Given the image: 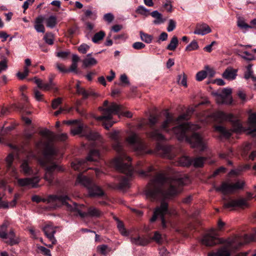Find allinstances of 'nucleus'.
I'll list each match as a JSON object with an SVG mask.
<instances>
[{
	"mask_svg": "<svg viewBox=\"0 0 256 256\" xmlns=\"http://www.w3.org/2000/svg\"><path fill=\"white\" fill-rule=\"evenodd\" d=\"M186 178H172L163 174H158L149 183L145 192L152 200L168 198L181 192Z\"/></svg>",
	"mask_w": 256,
	"mask_h": 256,
	"instance_id": "f257e3e1",
	"label": "nucleus"
},
{
	"mask_svg": "<svg viewBox=\"0 0 256 256\" xmlns=\"http://www.w3.org/2000/svg\"><path fill=\"white\" fill-rule=\"evenodd\" d=\"M193 126L188 122H185L172 128V130L178 140L184 139L188 142L193 148H197L200 152L206 148V140L198 133L190 132L193 130Z\"/></svg>",
	"mask_w": 256,
	"mask_h": 256,
	"instance_id": "f03ea898",
	"label": "nucleus"
},
{
	"mask_svg": "<svg viewBox=\"0 0 256 256\" xmlns=\"http://www.w3.org/2000/svg\"><path fill=\"white\" fill-rule=\"evenodd\" d=\"M42 145L44 146V156L38 160V162L40 165L44 168V179L50 185H52L55 172H64V169L62 166L53 162L52 156L56 154V151L54 148L48 142H42Z\"/></svg>",
	"mask_w": 256,
	"mask_h": 256,
	"instance_id": "7ed1b4c3",
	"label": "nucleus"
},
{
	"mask_svg": "<svg viewBox=\"0 0 256 256\" xmlns=\"http://www.w3.org/2000/svg\"><path fill=\"white\" fill-rule=\"evenodd\" d=\"M110 138L112 140V148L116 152L118 156L114 160V164L120 169L122 170L124 165V160L128 162L131 161V158L126 154L123 147L122 140L120 138L118 131H114L110 134Z\"/></svg>",
	"mask_w": 256,
	"mask_h": 256,
	"instance_id": "20e7f679",
	"label": "nucleus"
},
{
	"mask_svg": "<svg viewBox=\"0 0 256 256\" xmlns=\"http://www.w3.org/2000/svg\"><path fill=\"white\" fill-rule=\"evenodd\" d=\"M226 246H222L216 252H210L208 254V256H230V252L228 248L236 250L241 246H243V244L241 242V238L240 236H235L232 238H228L225 240Z\"/></svg>",
	"mask_w": 256,
	"mask_h": 256,
	"instance_id": "39448f33",
	"label": "nucleus"
},
{
	"mask_svg": "<svg viewBox=\"0 0 256 256\" xmlns=\"http://www.w3.org/2000/svg\"><path fill=\"white\" fill-rule=\"evenodd\" d=\"M80 183L86 188L90 196H100L104 194V192L96 186L93 180L86 176L80 174L78 176L76 184Z\"/></svg>",
	"mask_w": 256,
	"mask_h": 256,
	"instance_id": "423d86ee",
	"label": "nucleus"
},
{
	"mask_svg": "<svg viewBox=\"0 0 256 256\" xmlns=\"http://www.w3.org/2000/svg\"><path fill=\"white\" fill-rule=\"evenodd\" d=\"M92 145L94 148H92L90 150L88 156L85 159H82L72 162L71 166L74 170H80V168L85 163L88 162H96L100 159V153L99 149L96 146V142H93Z\"/></svg>",
	"mask_w": 256,
	"mask_h": 256,
	"instance_id": "0eeeda50",
	"label": "nucleus"
},
{
	"mask_svg": "<svg viewBox=\"0 0 256 256\" xmlns=\"http://www.w3.org/2000/svg\"><path fill=\"white\" fill-rule=\"evenodd\" d=\"M130 162H128L126 160H124V165L122 166V170L118 168L114 164L116 170L120 172L125 174L126 176H122L120 180V182L118 184L116 188L119 190H123L129 188V180L130 177L133 173V168L131 164H129Z\"/></svg>",
	"mask_w": 256,
	"mask_h": 256,
	"instance_id": "6e6552de",
	"label": "nucleus"
},
{
	"mask_svg": "<svg viewBox=\"0 0 256 256\" xmlns=\"http://www.w3.org/2000/svg\"><path fill=\"white\" fill-rule=\"evenodd\" d=\"M168 213V204L162 200L160 203V205L155 208L152 216L150 219V222H154L158 217H160L161 220L162 228V229H166L168 228V221L166 220L164 216Z\"/></svg>",
	"mask_w": 256,
	"mask_h": 256,
	"instance_id": "1a4fd4ad",
	"label": "nucleus"
},
{
	"mask_svg": "<svg viewBox=\"0 0 256 256\" xmlns=\"http://www.w3.org/2000/svg\"><path fill=\"white\" fill-rule=\"evenodd\" d=\"M244 184V182L240 180L234 184L222 182L221 186L216 187L215 190L216 192H221L224 194H232L238 190L242 189Z\"/></svg>",
	"mask_w": 256,
	"mask_h": 256,
	"instance_id": "9d476101",
	"label": "nucleus"
},
{
	"mask_svg": "<svg viewBox=\"0 0 256 256\" xmlns=\"http://www.w3.org/2000/svg\"><path fill=\"white\" fill-rule=\"evenodd\" d=\"M68 208L71 211L77 212L78 214L82 218L87 216L99 218L103 214L102 212L94 206H90L88 208L86 212H82L80 210L79 206L76 203H74L73 206L70 204Z\"/></svg>",
	"mask_w": 256,
	"mask_h": 256,
	"instance_id": "9b49d317",
	"label": "nucleus"
},
{
	"mask_svg": "<svg viewBox=\"0 0 256 256\" xmlns=\"http://www.w3.org/2000/svg\"><path fill=\"white\" fill-rule=\"evenodd\" d=\"M127 142L132 146L135 151L140 154L150 152L146 150V146L139 136L133 133L126 138Z\"/></svg>",
	"mask_w": 256,
	"mask_h": 256,
	"instance_id": "f8f14e48",
	"label": "nucleus"
},
{
	"mask_svg": "<svg viewBox=\"0 0 256 256\" xmlns=\"http://www.w3.org/2000/svg\"><path fill=\"white\" fill-rule=\"evenodd\" d=\"M232 126V132H240L242 130V125L239 120L236 118L233 115L231 120H228ZM216 130L220 132L226 138H229L232 135V130H227L224 127L221 126H218L216 127Z\"/></svg>",
	"mask_w": 256,
	"mask_h": 256,
	"instance_id": "ddd939ff",
	"label": "nucleus"
},
{
	"mask_svg": "<svg viewBox=\"0 0 256 256\" xmlns=\"http://www.w3.org/2000/svg\"><path fill=\"white\" fill-rule=\"evenodd\" d=\"M201 242L206 246H212L216 244H224L225 240L218 238L215 230L212 229L208 233L203 236Z\"/></svg>",
	"mask_w": 256,
	"mask_h": 256,
	"instance_id": "4468645a",
	"label": "nucleus"
},
{
	"mask_svg": "<svg viewBox=\"0 0 256 256\" xmlns=\"http://www.w3.org/2000/svg\"><path fill=\"white\" fill-rule=\"evenodd\" d=\"M70 198L66 194H57L49 195L47 198H42L41 202L47 203H52L55 204L56 206H60V205H66L68 208L70 204L68 202Z\"/></svg>",
	"mask_w": 256,
	"mask_h": 256,
	"instance_id": "2eb2a0df",
	"label": "nucleus"
},
{
	"mask_svg": "<svg viewBox=\"0 0 256 256\" xmlns=\"http://www.w3.org/2000/svg\"><path fill=\"white\" fill-rule=\"evenodd\" d=\"M100 110L102 112V115L97 117L98 120H110L112 118L113 114H118L121 110V106L115 103H112L108 108L100 107Z\"/></svg>",
	"mask_w": 256,
	"mask_h": 256,
	"instance_id": "dca6fc26",
	"label": "nucleus"
},
{
	"mask_svg": "<svg viewBox=\"0 0 256 256\" xmlns=\"http://www.w3.org/2000/svg\"><path fill=\"white\" fill-rule=\"evenodd\" d=\"M174 147L171 146L165 145L158 143L156 148V154L162 157L168 159H172L175 154L174 153Z\"/></svg>",
	"mask_w": 256,
	"mask_h": 256,
	"instance_id": "f3484780",
	"label": "nucleus"
},
{
	"mask_svg": "<svg viewBox=\"0 0 256 256\" xmlns=\"http://www.w3.org/2000/svg\"><path fill=\"white\" fill-rule=\"evenodd\" d=\"M0 238L5 240L4 242L10 246H14L20 242V238L16 236L12 229L10 230L8 233L0 232Z\"/></svg>",
	"mask_w": 256,
	"mask_h": 256,
	"instance_id": "a211bd4d",
	"label": "nucleus"
},
{
	"mask_svg": "<svg viewBox=\"0 0 256 256\" xmlns=\"http://www.w3.org/2000/svg\"><path fill=\"white\" fill-rule=\"evenodd\" d=\"M248 206V204L245 199L241 198L238 200H230L224 202V207L229 208L234 207L243 208Z\"/></svg>",
	"mask_w": 256,
	"mask_h": 256,
	"instance_id": "6ab92c4d",
	"label": "nucleus"
},
{
	"mask_svg": "<svg viewBox=\"0 0 256 256\" xmlns=\"http://www.w3.org/2000/svg\"><path fill=\"white\" fill-rule=\"evenodd\" d=\"M39 181L40 178L38 176H34L32 178H19L18 180V183L21 186L31 184L32 188H37Z\"/></svg>",
	"mask_w": 256,
	"mask_h": 256,
	"instance_id": "aec40b11",
	"label": "nucleus"
},
{
	"mask_svg": "<svg viewBox=\"0 0 256 256\" xmlns=\"http://www.w3.org/2000/svg\"><path fill=\"white\" fill-rule=\"evenodd\" d=\"M44 234L48 238L52 244H56V240L54 236V234L56 232V227L53 226L51 224H47L42 228Z\"/></svg>",
	"mask_w": 256,
	"mask_h": 256,
	"instance_id": "412c9836",
	"label": "nucleus"
},
{
	"mask_svg": "<svg viewBox=\"0 0 256 256\" xmlns=\"http://www.w3.org/2000/svg\"><path fill=\"white\" fill-rule=\"evenodd\" d=\"M20 172L26 176H32L34 174V171L32 167L30 166L28 158L22 160L20 166Z\"/></svg>",
	"mask_w": 256,
	"mask_h": 256,
	"instance_id": "4be33fe9",
	"label": "nucleus"
},
{
	"mask_svg": "<svg viewBox=\"0 0 256 256\" xmlns=\"http://www.w3.org/2000/svg\"><path fill=\"white\" fill-rule=\"evenodd\" d=\"M212 32L210 26L206 24H196V30L194 33L196 34L205 35Z\"/></svg>",
	"mask_w": 256,
	"mask_h": 256,
	"instance_id": "5701e85b",
	"label": "nucleus"
},
{
	"mask_svg": "<svg viewBox=\"0 0 256 256\" xmlns=\"http://www.w3.org/2000/svg\"><path fill=\"white\" fill-rule=\"evenodd\" d=\"M238 70L232 67H228L222 74V77L228 80H234L237 76Z\"/></svg>",
	"mask_w": 256,
	"mask_h": 256,
	"instance_id": "b1692460",
	"label": "nucleus"
},
{
	"mask_svg": "<svg viewBox=\"0 0 256 256\" xmlns=\"http://www.w3.org/2000/svg\"><path fill=\"white\" fill-rule=\"evenodd\" d=\"M130 240L132 244L139 246H145L150 242L148 238L140 236L131 237Z\"/></svg>",
	"mask_w": 256,
	"mask_h": 256,
	"instance_id": "393cba45",
	"label": "nucleus"
},
{
	"mask_svg": "<svg viewBox=\"0 0 256 256\" xmlns=\"http://www.w3.org/2000/svg\"><path fill=\"white\" fill-rule=\"evenodd\" d=\"M44 20V17L42 16H38L35 20L34 28L38 32L44 33L45 32L44 26L42 24Z\"/></svg>",
	"mask_w": 256,
	"mask_h": 256,
	"instance_id": "a878e982",
	"label": "nucleus"
},
{
	"mask_svg": "<svg viewBox=\"0 0 256 256\" xmlns=\"http://www.w3.org/2000/svg\"><path fill=\"white\" fill-rule=\"evenodd\" d=\"M248 122V134H252L256 132V113H253L249 116Z\"/></svg>",
	"mask_w": 256,
	"mask_h": 256,
	"instance_id": "bb28decb",
	"label": "nucleus"
},
{
	"mask_svg": "<svg viewBox=\"0 0 256 256\" xmlns=\"http://www.w3.org/2000/svg\"><path fill=\"white\" fill-rule=\"evenodd\" d=\"M214 118L218 120H231L233 114H226L222 112H217L213 114Z\"/></svg>",
	"mask_w": 256,
	"mask_h": 256,
	"instance_id": "cd10ccee",
	"label": "nucleus"
},
{
	"mask_svg": "<svg viewBox=\"0 0 256 256\" xmlns=\"http://www.w3.org/2000/svg\"><path fill=\"white\" fill-rule=\"evenodd\" d=\"M82 136H84L89 140L96 141L100 138L98 133L92 131L86 128L85 132H84Z\"/></svg>",
	"mask_w": 256,
	"mask_h": 256,
	"instance_id": "c85d7f7f",
	"label": "nucleus"
},
{
	"mask_svg": "<svg viewBox=\"0 0 256 256\" xmlns=\"http://www.w3.org/2000/svg\"><path fill=\"white\" fill-rule=\"evenodd\" d=\"M86 129V128H84L82 124L78 122L71 128L70 132L73 136L81 134V136H82Z\"/></svg>",
	"mask_w": 256,
	"mask_h": 256,
	"instance_id": "c756f323",
	"label": "nucleus"
},
{
	"mask_svg": "<svg viewBox=\"0 0 256 256\" xmlns=\"http://www.w3.org/2000/svg\"><path fill=\"white\" fill-rule=\"evenodd\" d=\"M152 17L156 18L153 22L155 24H159L164 23L166 21L165 18H163L162 14L158 10H154L150 13Z\"/></svg>",
	"mask_w": 256,
	"mask_h": 256,
	"instance_id": "7c9ffc66",
	"label": "nucleus"
},
{
	"mask_svg": "<svg viewBox=\"0 0 256 256\" xmlns=\"http://www.w3.org/2000/svg\"><path fill=\"white\" fill-rule=\"evenodd\" d=\"M206 158V157L199 156L192 159V165L195 168L202 167Z\"/></svg>",
	"mask_w": 256,
	"mask_h": 256,
	"instance_id": "2f4dec72",
	"label": "nucleus"
},
{
	"mask_svg": "<svg viewBox=\"0 0 256 256\" xmlns=\"http://www.w3.org/2000/svg\"><path fill=\"white\" fill-rule=\"evenodd\" d=\"M174 122V119L172 116L169 113L166 114V120L164 122L162 125V128L165 130H168L170 124Z\"/></svg>",
	"mask_w": 256,
	"mask_h": 256,
	"instance_id": "473e14b6",
	"label": "nucleus"
},
{
	"mask_svg": "<svg viewBox=\"0 0 256 256\" xmlns=\"http://www.w3.org/2000/svg\"><path fill=\"white\" fill-rule=\"evenodd\" d=\"M192 159L187 156H183L180 158L178 162L179 165L183 166H189L192 165Z\"/></svg>",
	"mask_w": 256,
	"mask_h": 256,
	"instance_id": "72a5a7b5",
	"label": "nucleus"
},
{
	"mask_svg": "<svg viewBox=\"0 0 256 256\" xmlns=\"http://www.w3.org/2000/svg\"><path fill=\"white\" fill-rule=\"evenodd\" d=\"M178 38L174 36L171 39L170 44L167 46L166 48L168 50L174 51L178 46Z\"/></svg>",
	"mask_w": 256,
	"mask_h": 256,
	"instance_id": "f704fd0d",
	"label": "nucleus"
},
{
	"mask_svg": "<svg viewBox=\"0 0 256 256\" xmlns=\"http://www.w3.org/2000/svg\"><path fill=\"white\" fill-rule=\"evenodd\" d=\"M215 96H216V101L217 103L220 104H231L232 103V100L230 98L229 100H228L224 98V96H222V94L219 93V92H217L214 94Z\"/></svg>",
	"mask_w": 256,
	"mask_h": 256,
	"instance_id": "c9c22d12",
	"label": "nucleus"
},
{
	"mask_svg": "<svg viewBox=\"0 0 256 256\" xmlns=\"http://www.w3.org/2000/svg\"><path fill=\"white\" fill-rule=\"evenodd\" d=\"M98 63L97 60L94 58H86L82 60V66L84 68H88Z\"/></svg>",
	"mask_w": 256,
	"mask_h": 256,
	"instance_id": "e433bc0d",
	"label": "nucleus"
},
{
	"mask_svg": "<svg viewBox=\"0 0 256 256\" xmlns=\"http://www.w3.org/2000/svg\"><path fill=\"white\" fill-rule=\"evenodd\" d=\"M46 26L47 27L52 28L56 26L57 24L56 16H51L46 20Z\"/></svg>",
	"mask_w": 256,
	"mask_h": 256,
	"instance_id": "4c0bfd02",
	"label": "nucleus"
},
{
	"mask_svg": "<svg viewBox=\"0 0 256 256\" xmlns=\"http://www.w3.org/2000/svg\"><path fill=\"white\" fill-rule=\"evenodd\" d=\"M149 136L153 139L157 140H164V136L160 134L158 130H154L149 134Z\"/></svg>",
	"mask_w": 256,
	"mask_h": 256,
	"instance_id": "58836bf2",
	"label": "nucleus"
},
{
	"mask_svg": "<svg viewBox=\"0 0 256 256\" xmlns=\"http://www.w3.org/2000/svg\"><path fill=\"white\" fill-rule=\"evenodd\" d=\"M116 226L119 232L122 236H126L129 235V232L126 229L122 221L118 222L116 223Z\"/></svg>",
	"mask_w": 256,
	"mask_h": 256,
	"instance_id": "ea45409f",
	"label": "nucleus"
},
{
	"mask_svg": "<svg viewBox=\"0 0 256 256\" xmlns=\"http://www.w3.org/2000/svg\"><path fill=\"white\" fill-rule=\"evenodd\" d=\"M256 229L254 230V234L251 235L250 236H248L247 234H245L244 238H241V242L243 244V245L250 242L255 241L256 240Z\"/></svg>",
	"mask_w": 256,
	"mask_h": 256,
	"instance_id": "a19ab883",
	"label": "nucleus"
},
{
	"mask_svg": "<svg viewBox=\"0 0 256 256\" xmlns=\"http://www.w3.org/2000/svg\"><path fill=\"white\" fill-rule=\"evenodd\" d=\"M140 37L142 40L147 43L150 44L152 40V35L146 34L142 31L140 32Z\"/></svg>",
	"mask_w": 256,
	"mask_h": 256,
	"instance_id": "79ce46f5",
	"label": "nucleus"
},
{
	"mask_svg": "<svg viewBox=\"0 0 256 256\" xmlns=\"http://www.w3.org/2000/svg\"><path fill=\"white\" fill-rule=\"evenodd\" d=\"M105 36V32L104 31H100L94 36L92 40L94 43H98L100 40H102Z\"/></svg>",
	"mask_w": 256,
	"mask_h": 256,
	"instance_id": "37998d69",
	"label": "nucleus"
},
{
	"mask_svg": "<svg viewBox=\"0 0 256 256\" xmlns=\"http://www.w3.org/2000/svg\"><path fill=\"white\" fill-rule=\"evenodd\" d=\"M68 138V135L66 133L60 134H52V140L64 141Z\"/></svg>",
	"mask_w": 256,
	"mask_h": 256,
	"instance_id": "c03bdc74",
	"label": "nucleus"
},
{
	"mask_svg": "<svg viewBox=\"0 0 256 256\" xmlns=\"http://www.w3.org/2000/svg\"><path fill=\"white\" fill-rule=\"evenodd\" d=\"M232 90L230 88H224L221 92H220L222 96L224 97L226 99L228 100H229L230 98H231L232 100V98L231 96Z\"/></svg>",
	"mask_w": 256,
	"mask_h": 256,
	"instance_id": "a18cd8bd",
	"label": "nucleus"
},
{
	"mask_svg": "<svg viewBox=\"0 0 256 256\" xmlns=\"http://www.w3.org/2000/svg\"><path fill=\"white\" fill-rule=\"evenodd\" d=\"M194 111V110L193 108H191L190 110H188L186 111V114H182L180 115L176 120V122H180L181 120H187L188 119V116L190 114H191Z\"/></svg>",
	"mask_w": 256,
	"mask_h": 256,
	"instance_id": "49530a36",
	"label": "nucleus"
},
{
	"mask_svg": "<svg viewBox=\"0 0 256 256\" xmlns=\"http://www.w3.org/2000/svg\"><path fill=\"white\" fill-rule=\"evenodd\" d=\"M243 54L244 55L238 54V56H240L242 58H243L244 60L246 61L250 62V61H252V60H254L256 59V58L254 55L248 52L247 51L244 52Z\"/></svg>",
	"mask_w": 256,
	"mask_h": 256,
	"instance_id": "de8ad7c7",
	"label": "nucleus"
},
{
	"mask_svg": "<svg viewBox=\"0 0 256 256\" xmlns=\"http://www.w3.org/2000/svg\"><path fill=\"white\" fill-rule=\"evenodd\" d=\"M199 48L197 42L195 40H192L187 46L185 50L190 52L198 49Z\"/></svg>",
	"mask_w": 256,
	"mask_h": 256,
	"instance_id": "09e8293b",
	"label": "nucleus"
},
{
	"mask_svg": "<svg viewBox=\"0 0 256 256\" xmlns=\"http://www.w3.org/2000/svg\"><path fill=\"white\" fill-rule=\"evenodd\" d=\"M54 34L51 32L46 33L44 37L45 42L50 45L54 44Z\"/></svg>",
	"mask_w": 256,
	"mask_h": 256,
	"instance_id": "8fccbe9b",
	"label": "nucleus"
},
{
	"mask_svg": "<svg viewBox=\"0 0 256 256\" xmlns=\"http://www.w3.org/2000/svg\"><path fill=\"white\" fill-rule=\"evenodd\" d=\"M14 160V156L12 153L10 154L6 158V167L8 169L12 168Z\"/></svg>",
	"mask_w": 256,
	"mask_h": 256,
	"instance_id": "3c124183",
	"label": "nucleus"
},
{
	"mask_svg": "<svg viewBox=\"0 0 256 256\" xmlns=\"http://www.w3.org/2000/svg\"><path fill=\"white\" fill-rule=\"evenodd\" d=\"M41 88L44 90H54L55 92L58 90L55 84H52V83L50 82L42 84Z\"/></svg>",
	"mask_w": 256,
	"mask_h": 256,
	"instance_id": "603ef678",
	"label": "nucleus"
},
{
	"mask_svg": "<svg viewBox=\"0 0 256 256\" xmlns=\"http://www.w3.org/2000/svg\"><path fill=\"white\" fill-rule=\"evenodd\" d=\"M29 70L26 66H24V72H18L16 74V76L20 80H24L26 78L28 74Z\"/></svg>",
	"mask_w": 256,
	"mask_h": 256,
	"instance_id": "864d4df0",
	"label": "nucleus"
},
{
	"mask_svg": "<svg viewBox=\"0 0 256 256\" xmlns=\"http://www.w3.org/2000/svg\"><path fill=\"white\" fill-rule=\"evenodd\" d=\"M178 82L185 87L187 86L186 76L184 73L178 76Z\"/></svg>",
	"mask_w": 256,
	"mask_h": 256,
	"instance_id": "5fc2aeb1",
	"label": "nucleus"
},
{
	"mask_svg": "<svg viewBox=\"0 0 256 256\" xmlns=\"http://www.w3.org/2000/svg\"><path fill=\"white\" fill-rule=\"evenodd\" d=\"M206 77V70H201L198 72L196 74V79L198 81H202Z\"/></svg>",
	"mask_w": 256,
	"mask_h": 256,
	"instance_id": "6e6d98bb",
	"label": "nucleus"
},
{
	"mask_svg": "<svg viewBox=\"0 0 256 256\" xmlns=\"http://www.w3.org/2000/svg\"><path fill=\"white\" fill-rule=\"evenodd\" d=\"M152 239L158 244H161L162 241L161 234L157 231L154 232V235Z\"/></svg>",
	"mask_w": 256,
	"mask_h": 256,
	"instance_id": "4d7b16f0",
	"label": "nucleus"
},
{
	"mask_svg": "<svg viewBox=\"0 0 256 256\" xmlns=\"http://www.w3.org/2000/svg\"><path fill=\"white\" fill-rule=\"evenodd\" d=\"M89 46L86 44H83L78 46V52L80 53L85 54L86 53L87 51L89 50Z\"/></svg>",
	"mask_w": 256,
	"mask_h": 256,
	"instance_id": "13d9d810",
	"label": "nucleus"
},
{
	"mask_svg": "<svg viewBox=\"0 0 256 256\" xmlns=\"http://www.w3.org/2000/svg\"><path fill=\"white\" fill-rule=\"evenodd\" d=\"M108 248L107 245L103 244L97 247L98 251L102 254L106 255L107 253L106 250Z\"/></svg>",
	"mask_w": 256,
	"mask_h": 256,
	"instance_id": "bf43d9fd",
	"label": "nucleus"
},
{
	"mask_svg": "<svg viewBox=\"0 0 256 256\" xmlns=\"http://www.w3.org/2000/svg\"><path fill=\"white\" fill-rule=\"evenodd\" d=\"M137 12L141 14L147 16L148 14L149 11L144 6H140L138 8Z\"/></svg>",
	"mask_w": 256,
	"mask_h": 256,
	"instance_id": "052dcab7",
	"label": "nucleus"
},
{
	"mask_svg": "<svg viewBox=\"0 0 256 256\" xmlns=\"http://www.w3.org/2000/svg\"><path fill=\"white\" fill-rule=\"evenodd\" d=\"M132 48L137 50H142L145 48L146 45L142 42H135L132 45Z\"/></svg>",
	"mask_w": 256,
	"mask_h": 256,
	"instance_id": "680f3d73",
	"label": "nucleus"
},
{
	"mask_svg": "<svg viewBox=\"0 0 256 256\" xmlns=\"http://www.w3.org/2000/svg\"><path fill=\"white\" fill-rule=\"evenodd\" d=\"M77 94L82 96L84 100L88 98V90H85L84 88H79L78 90L76 92Z\"/></svg>",
	"mask_w": 256,
	"mask_h": 256,
	"instance_id": "e2e57ef3",
	"label": "nucleus"
},
{
	"mask_svg": "<svg viewBox=\"0 0 256 256\" xmlns=\"http://www.w3.org/2000/svg\"><path fill=\"white\" fill-rule=\"evenodd\" d=\"M176 26V22L173 20H170L168 22L167 30L168 32H172Z\"/></svg>",
	"mask_w": 256,
	"mask_h": 256,
	"instance_id": "0e129e2a",
	"label": "nucleus"
},
{
	"mask_svg": "<svg viewBox=\"0 0 256 256\" xmlns=\"http://www.w3.org/2000/svg\"><path fill=\"white\" fill-rule=\"evenodd\" d=\"M62 103V98H58L54 100L52 102V107L53 109H56Z\"/></svg>",
	"mask_w": 256,
	"mask_h": 256,
	"instance_id": "69168bd1",
	"label": "nucleus"
},
{
	"mask_svg": "<svg viewBox=\"0 0 256 256\" xmlns=\"http://www.w3.org/2000/svg\"><path fill=\"white\" fill-rule=\"evenodd\" d=\"M104 19L108 23H110L114 19V15L111 13H108L104 15Z\"/></svg>",
	"mask_w": 256,
	"mask_h": 256,
	"instance_id": "338daca9",
	"label": "nucleus"
},
{
	"mask_svg": "<svg viewBox=\"0 0 256 256\" xmlns=\"http://www.w3.org/2000/svg\"><path fill=\"white\" fill-rule=\"evenodd\" d=\"M205 69L206 72V76H208L210 78L214 76L215 72L212 68H211L208 66H205Z\"/></svg>",
	"mask_w": 256,
	"mask_h": 256,
	"instance_id": "774afa93",
	"label": "nucleus"
}]
</instances>
